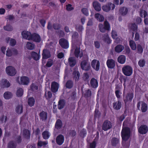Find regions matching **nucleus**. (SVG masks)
<instances>
[{
    "label": "nucleus",
    "mask_w": 148,
    "mask_h": 148,
    "mask_svg": "<svg viewBox=\"0 0 148 148\" xmlns=\"http://www.w3.org/2000/svg\"><path fill=\"white\" fill-rule=\"evenodd\" d=\"M130 128L125 127L123 128L121 132V136L122 140L126 141L128 140L130 136Z\"/></svg>",
    "instance_id": "f257e3e1"
},
{
    "label": "nucleus",
    "mask_w": 148,
    "mask_h": 148,
    "mask_svg": "<svg viewBox=\"0 0 148 148\" xmlns=\"http://www.w3.org/2000/svg\"><path fill=\"white\" fill-rule=\"evenodd\" d=\"M122 71L123 74L125 76H131L133 73V69L132 67L129 65L124 66L122 68Z\"/></svg>",
    "instance_id": "f03ea898"
},
{
    "label": "nucleus",
    "mask_w": 148,
    "mask_h": 148,
    "mask_svg": "<svg viewBox=\"0 0 148 148\" xmlns=\"http://www.w3.org/2000/svg\"><path fill=\"white\" fill-rule=\"evenodd\" d=\"M80 65L81 69L86 71L89 70L91 68L90 64L87 60H83L81 63Z\"/></svg>",
    "instance_id": "7ed1b4c3"
},
{
    "label": "nucleus",
    "mask_w": 148,
    "mask_h": 148,
    "mask_svg": "<svg viewBox=\"0 0 148 148\" xmlns=\"http://www.w3.org/2000/svg\"><path fill=\"white\" fill-rule=\"evenodd\" d=\"M104 26L102 24H99V30L101 32H104L106 30H109L110 26L108 22L106 21L104 22Z\"/></svg>",
    "instance_id": "20e7f679"
},
{
    "label": "nucleus",
    "mask_w": 148,
    "mask_h": 148,
    "mask_svg": "<svg viewBox=\"0 0 148 148\" xmlns=\"http://www.w3.org/2000/svg\"><path fill=\"white\" fill-rule=\"evenodd\" d=\"M115 8V5L114 4L111 3L103 5L102 7L103 10L106 12H108L111 9L112 10L114 9Z\"/></svg>",
    "instance_id": "39448f33"
},
{
    "label": "nucleus",
    "mask_w": 148,
    "mask_h": 148,
    "mask_svg": "<svg viewBox=\"0 0 148 148\" xmlns=\"http://www.w3.org/2000/svg\"><path fill=\"white\" fill-rule=\"evenodd\" d=\"M112 127L111 123L108 120H106L103 123L102 129L104 131H106L110 129Z\"/></svg>",
    "instance_id": "423d86ee"
},
{
    "label": "nucleus",
    "mask_w": 148,
    "mask_h": 148,
    "mask_svg": "<svg viewBox=\"0 0 148 148\" xmlns=\"http://www.w3.org/2000/svg\"><path fill=\"white\" fill-rule=\"evenodd\" d=\"M5 71L6 73L9 75L13 76L16 74L15 69L12 66H8L6 68Z\"/></svg>",
    "instance_id": "0eeeda50"
},
{
    "label": "nucleus",
    "mask_w": 148,
    "mask_h": 148,
    "mask_svg": "<svg viewBox=\"0 0 148 148\" xmlns=\"http://www.w3.org/2000/svg\"><path fill=\"white\" fill-rule=\"evenodd\" d=\"M138 131L140 134H145L148 131V127L146 125H141L138 128Z\"/></svg>",
    "instance_id": "6e6552de"
},
{
    "label": "nucleus",
    "mask_w": 148,
    "mask_h": 148,
    "mask_svg": "<svg viewBox=\"0 0 148 148\" xmlns=\"http://www.w3.org/2000/svg\"><path fill=\"white\" fill-rule=\"evenodd\" d=\"M92 67L96 71H98L100 68V62L99 61L94 59L91 62Z\"/></svg>",
    "instance_id": "1a4fd4ad"
},
{
    "label": "nucleus",
    "mask_w": 148,
    "mask_h": 148,
    "mask_svg": "<svg viewBox=\"0 0 148 148\" xmlns=\"http://www.w3.org/2000/svg\"><path fill=\"white\" fill-rule=\"evenodd\" d=\"M64 141V136L61 134H59L57 136L56 139L57 144L59 145H62Z\"/></svg>",
    "instance_id": "9d476101"
},
{
    "label": "nucleus",
    "mask_w": 148,
    "mask_h": 148,
    "mask_svg": "<svg viewBox=\"0 0 148 148\" xmlns=\"http://www.w3.org/2000/svg\"><path fill=\"white\" fill-rule=\"evenodd\" d=\"M20 81L18 82L19 84L27 85L29 82V78L26 76H23L21 77Z\"/></svg>",
    "instance_id": "9b49d317"
},
{
    "label": "nucleus",
    "mask_w": 148,
    "mask_h": 148,
    "mask_svg": "<svg viewBox=\"0 0 148 148\" xmlns=\"http://www.w3.org/2000/svg\"><path fill=\"white\" fill-rule=\"evenodd\" d=\"M60 45L63 48L67 49L69 47V45L68 41L64 38L61 39L59 41Z\"/></svg>",
    "instance_id": "f8f14e48"
},
{
    "label": "nucleus",
    "mask_w": 148,
    "mask_h": 148,
    "mask_svg": "<svg viewBox=\"0 0 148 148\" xmlns=\"http://www.w3.org/2000/svg\"><path fill=\"white\" fill-rule=\"evenodd\" d=\"M23 37L25 39L31 40L32 39V34L29 32L23 31L21 33Z\"/></svg>",
    "instance_id": "ddd939ff"
},
{
    "label": "nucleus",
    "mask_w": 148,
    "mask_h": 148,
    "mask_svg": "<svg viewBox=\"0 0 148 148\" xmlns=\"http://www.w3.org/2000/svg\"><path fill=\"white\" fill-rule=\"evenodd\" d=\"M17 53V50L14 48H8L6 51V55L9 57L11 56L12 55H16Z\"/></svg>",
    "instance_id": "4468645a"
},
{
    "label": "nucleus",
    "mask_w": 148,
    "mask_h": 148,
    "mask_svg": "<svg viewBox=\"0 0 148 148\" xmlns=\"http://www.w3.org/2000/svg\"><path fill=\"white\" fill-rule=\"evenodd\" d=\"M106 64L108 68L110 69L113 68L115 65V61L112 59H108L107 61Z\"/></svg>",
    "instance_id": "2eb2a0df"
},
{
    "label": "nucleus",
    "mask_w": 148,
    "mask_h": 148,
    "mask_svg": "<svg viewBox=\"0 0 148 148\" xmlns=\"http://www.w3.org/2000/svg\"><path fill=\"white\" fill-rule=\"evenodd\" d=\"M1 86L2 88H8L10 86V82L6 79H2L0 83Z\"/></svg>",
    "instance_id": "dca6fc26"
},
{
    "label": "nucleus",
    "mask_w": 148,
    "mask_h": 148,
    "mask_svg": "<svg viewBox=\"0 0 148 148\" xmlns=\"http://www.w3.org/2000/svg\"><path fill=\"white\" fill-rule=\"evenodd\" d=\"M39 116L40 120L42 121H45L47 119V114L46 112L42 111L40 113Z\"/></svg>",
    "instance_id": "f3484780"
},
{
    "label": "nucleus",
    "mask_w": 148,
    "mask_h": 148,
    "mask_svg": "<svg viewBox=\"0 0 148 148\" xmlns=\"http://www.w3.org/2000/svg\"><path fill=\"white\" fill-rule=\"evenodd\" d=\"M59 88V84L57 82H53L51 85V90L53 92H55L58 90Z\"/></svg>",
    "instance_id": "a211bd4d"
},
{
    "label": "nucleus",
    "mask_w": 148,
    "mask_h": 148,
    "mask_svg": "<svg viewBox=\"0 0 148 148\" xmlns=\"http://www.w3.org/2000/svg\"><path fill=\"white\" fill-rule=\"evenodd\" d=\"M62 126V123L61 120L60 119H57L55 125V128L57 130L61 129Z\"/></svg>",
    "instance_id": "6ab92c4d"
},
{
    "label": "nucleus",
    "mask_w": 148,
    "mask_h": 148,
    "mask_svg": "<svg viewBox=\"0 0 148 148\" xmlns=\"http://www.w3.org/2000/svg\"><path fill=\"white\" fill-rule=\"evenodd\" d=\"M42 55L43 59H47L50 57V52L48 50L44 49L43 51Z\"/></svg>",
    "instance_id": "aec40b11"
},
{
    "label": "nucleus",
    "mask_w": 148,
    "mask_h": 148,
    "mask_svg": "<svg viewBox=\"0 0 148 148\" xmlns=\"http://www.w3.org/2000/svg\"><path fill=\"white\" fill-rule=\"evenodd\" d=\"M31 40L36 42H39L41 40L40 37L38 34L34 33L32 34V39Z\"/></svg>",
    "instance_id": "412c9836"
},
{
    "label": "nucleus",
    "mask_w": 148,
    "mask_h": 148,
    "mask_svg": "<svg viewBox=\"0 0 148 148\" xmlns=\"http://www.w3.org/2000/svg\"><path fill=\"white\" fill-rule=\"evenodd\" d=\"M23 134L24 137L27 139L30 138V131L26 129H24L23 131Z\"/></svg>",
    "instance_id": "4be33fe9"
},
{
    "label": "nucleus",
    "mask_w": 148,
    "mask_h": 148,
    "mask_svg": "<svg viewBox=\"0 0 148 148\" xmlns=\"http://www.w3.org/2000/svg\"><path fill=\"white\" fill-rule=\"evenodd\" d=\"M74 54L75 57L77 58H78L79 56L80 58L82 57L83 54L82 52L81 53L79 47H76L75 51Z\"/></svg>",
    "instance_id": "5701e85b"
},
{
    "label": "nucleus",
    "mask_w": 148,
    "mask_h": 148,
    "mask_svg": "<svg viewBox=\"0 0 148 148\" xmlns=\"http://www.w3.org/2000/svg\"><path fill=\"white\" fill-rule=\"evenodd\" d=\"M111 143L113 146H118L119 143V139L117 138H112L111 140Z\"/></svg>",
    "instance_id": "b1692460"
},
{
    "label": "nucleus",
    "mask_w": 148,
    "mask_h": 148,
    "mask_svg": "<svg viewBox=\"0 0 148 148\" xmlns=\"http://www.w3.org/2000/svg\"><path fill=\"white\" fill-rule=\"evenodd\" d=\"M90 84L92 87L95 88L98 87V82L96 79L92 78L90 80Z\"/></svg>",
    "instance_id": "393cba45"
},
{
    "label": "nucleus",
    "mask_w": 148,
    "mask_h": 148,
    "mask_svg": "<svg viewBox=\"0 0 148 148\" xmlns=\"http://www.w3.org/2000/svg\"><path fill=\"white\" fill-rule=\"evenodd\" d=\"M75 70L73 72V75H74V77L75 80L77 81L80 77V73L77 70V67H75Z\"/></svg>",
    "instance_id": "a878e982"
},
{
    "label": "nucleus",
    "mask_w": 148,
    "mask_h": 148,
    "mask_svg": "<svg viewBox=\"0 0 148 148\" xmlns=\"http://www.w3.org/2000/svg\"><path fill=\"white\" fill-rule=\"evenodd\" d=\"M128 11V9L125 7L121 8L119 11V12L120 14L122 16H125L126 15Z\"/></svg>",
    "instance_id": "bb28decb"
},
{
    "label": "nucleus",
    "mask_w": 148,
    "mask_h": 148,
    "mask_svg": "<svg viewBox=\"0 0 148 148\" xmlns=\"http://www.w3.org/2000/svg\"><path fill=\"white\" fill-rule=\"evenodd\" d=\"M133 94L132 93H128L126 96L123 97L125 102L126 101H131L133 99Z\"/></svg>",
    "instance_id": "cd10ccee"
},
{
    "label": "nucleus",
    "mask_w": 148,
    "mask_h": 148,
    "mask_svg": "<svg viewBox=\"0 0 148 148\" xmlns=\"http://www.w3.org/2000/svg\"><path fill=\"white\" fill-rule=\"evenodd\" d=\"M15 111L18 114H21L23 111V107L22 105H18L15 108Z\"/></svg>",
    "instance_id": "c85d7f7f"
},
{
    "label": "nucleus",
    "mask_w": 148,
    "mask_h": 148,
    "mask_svg": "<svg viewBox=\"0 0 148 148\" xmlns=\"http://www.w3.org/2000/svg\"><path fill=\"white\" fill-rule=\"evenodd\" d=\"M68 62L70 66L71 67L74 66L76 64V60L74 57H71L68 59Z\"/></svg>",
    "instance_id": "c756f323"
},
{
    "label": "nucleus",
    "mask_w": 148,
    "mask_h": 148,
    "mask_svg": "<svg viewBox=\"0 0 148 148\" xmlns=\"http://www.w3.org/2000/svg\"><path fill=\"white\" fill-rule=\"evenodd\" d=\"M6 41L7 43L10 41V45L12 46H14L16 44V41L15 39L9 37L7 38L6 39Z\"/></svg>",
    "instance_id": "7c9ffc66"
},
{
    "label": "nucleus",
    "mask_w": 148,
    "mask_h": 148,
    "mask_svg": "<svg viewBox=\"0 0 148 148\" xmlns=\"http://www.w3.org/2000/svg\"><path fill=\"white\" fill-rule=\"evenodd\" d=\"M93 6L95 9L97 11H100L101 10L100 4L97 2L95 1L93 3Z\"/></svg>",
    "instance_id": "2f4dec72"
},
{
    "label": "nucleus",
    "mask_w": 148,
    "mask_h": 148,
    "mask_svg": "<svg viewBox=\"0 0 148 148\" xmlns=\"http://www.w3.org/2000/svg\"><path fill=\"white\" fill-rule=\"evenodd\" d=\"M124 49V47L123 46L119 45L116 46L115 48V51L117 53L121 52Z\"/></svg>",
    "instance_id": "473e14b6"
},
{
    "label": "nucleus",
    "mask_w": 148,
    "mask_h": 148,
    "mask_svg": "<svg viewBox=\"0 0 148 148\" xmlns=\"http://www.w3.org/2000/svg\"><path fill=\"white\" fill-rule=\"evenodd\" d=\"M125 60V57L124 55H121L119 56L118 58V62L121 64L124 63Z\"/></svg>",
    "instance_id": "72a5a7b5"
},
{
    "label": "nucleus",
    "mask_w": 148,
    "mask_h": 148,
    "mask_svg": "<svg viewBox=\"0 0 148 148\" xmlns=\"http://www.w3.org/2000/svg\"><path fill=\"white\" fill-rule=\"evenodd\" d=\"M113 104V107L115 110H119L121 108V102H114Z\"/></svg>",
    "instance_id": "f704fd0d"
},
{
    "label": "nucleus",
    "mask_w": 148,
    "mask_h": 148,
    "mask_svg": "<svg viewBox=\"0 0 148 148\" xmlns=\"http://www.w3.org/2000/svg\"><path fill=\"white\" fill-rule=\"evenodd\" d=\"M12 96V93L9 91L5 92L3 94V97L5 99H9L11 98Z\"/></svg>",
    "instance_id": "c9c22d12"
},
{
    "label": "nucleus",
    "mask_w": 148,
    "mask_h": 148,
    "mask_svg": "<svg viewBox=\"0 0 148 148\" xmlns=\"http://www.w3.org/2000/svg\"><path fill=\"white\" fill-rule=\"evenodd\" d=\"M95 17L97 20L101 22L104 21V18L103 16L99 13H97L95 14Z\"/></svg>",
    "instance_id": "e433bc0d"
},
{
    "label": "nucleus",
    "mask_w": 148,
    "mask_h": 148,
    "mask_svg": "<svg viewBox=\"0 0 148 148\" xmlns=\"http://www.w3.org/2000/svg\"><path fill=\"white\" fill-rule=\"evenodd\" d=\"M43 138L45 139H48L50 136L49 132L48 131H44L42 134Z\"/></svg>",
    "instance_id": "4c0bfd02"
},
{
    "label": "nucleus",
    "mask_w": 148,
    "mask_h": 148,
    "mask_svg": "<svg viewBox=\"0 0 148 148\" xmlns=\"http://www.w3.org/2000/svg\"><path fill=\"white\" fill-rule=\"evenodd\" d=\"M16 144L14 141L11 140L9 141L8 144V148H16Z\"/></svg>",
    "instance_id": "58836bf2"
},
{
    "label": "nucleus",
    "mask_w": 148,
    "mask_h": 148,
    "mask_svg": "<svg viewBox=\"0 0 148 148\" xmlns=\"http://www.w3.org/2000/svg\"><path fill=\"white\" fill-rule=\"evenodd\" d=\"M130 45L131 49L133 50L136 49V44L134 41L132 40H130L129 42Z\"/></svg>",
    "instance_id": "ea45409f"
},
{
    "label": "nucleus",
    "mask_w": 148,
    "mask_h": 148,
    "mask_svg": "<svg viewBox=\"0 0 148 148\" xmlns=\"http://www.w3.org/2000/svg\"><path fill=\"white\" fill-rule=\"evenodd\" d=\"M67 134L69 136L74 137L76 135V132L75 129L70 130L67 132Z\"/></svg>",
    "instance_id": "a19ab883"
},
{
    "label": "nucleus",
    "mask_w": 148,
    "mask_h": 148,
    "mask_svg": "<svg viewBox=\"0 0 148 148\" xmlns=\"http://www.w3.org/2000/svg\"><path fill=\"white\" fill-rule=\"evenodd\" d=\"M31 54L32 56L35 60H37L39 59L40 56L36 52H33Z\"/></svg>",
    "instance_id": "79ce46f5"
},
{
    "label": "nucleus",
    "mask_w": 148,
    "mask_h": 148,
    "mask_svg": "<svg viewBox=\"0 0 148 148\" xmlns=\"http://www.w3.org/2000/svg\"><path fill=\"white\" fill-rule=\"evenodd\" d=\"M101 115V113L99 112L98 109L96 108L95 111L94 119H99Z\"/></svg>",
    "instance_id": "37998d69"
},
{
    "label": "nucleus",
    "mask_w": 148,
    "mask_h": 148,
    "mask_svg": "<svg viewBox=\"0 0 148 148\" xmlns=\"http://www.w3.org/2000/svg\"><path fill=\"white\" fill-rule=\"evenodd\" d=\"M147 110V106L145 102H143L141 105V110L143 112H145Z\"/></svg>",
    "instance_id": "c03bdc74"
},
{
    "label": "nucleus",
    "mask_w": 148,
    "mask_h": 148,
    "mask_svg": "<svg viewBox=\"0 0 148 148\" xmlns=\"http://www.w3.org/2000/svg\"><path fill=\"white\" fill-rule=\"evenodd\" d=\"M73 82L71 80H68L66 84V87L70 89L71 88L73 87Z\"/></svg>",
    "instance_id": "a18cd8bd"
},
{
    "label": "nucleus",
    "mask_w": 148,
    "mask_h": 148,
    "mask_svg": "<svg viewBox=\"0 0 148 148\" xmlns=\"http://www.w3.org/2000/svg\"><path fill=\"white\" fill-rule=\"evenodd\" d=\"M26 46L27 49L30 50L33 49L34 48V45L29 42H27Z\"/></svg>",
    "instance_id": "49530a36"
},
{
    "label": "nucleus",
    "mask_w": 148,
    "mask_h": 148,
    "mask_svg": "<svg viewBox=\"0 0 148 148\" xmlns=\"http://www.w3.org/2000/svg\"><path fill=\"white\" fill-rule=\"evenodd\" d=\"M23 89L22 88H19L17 90L16 95L17 96L20 97L23 95Z\"/></svg>",
    "instance_id": "de8ad7c7"
},
{
    "label": "nucleus",
    "mask_w": 148,
    "mask_h": 148,
    "mask_svg": "<svg viewBox=\"0 0 148 148\" xmlns=\"http://www.w3.org/2000/svg\"><path fill=\"white\" fill-rule=\"evenodd\" d=\"M116 95L118 98H119L122 94L120 90L118 89V87H116V90L115 91Z\"/></svg>",
    "instance_id": "09e8293b"
},
{
    "label": "nucleus",
    "mask_w": 148,
    "mask_h": 148,
    "mask_svg": "<svg viewBox=\"0 0 148 148\" xmlns=\"http://www.w3.org/2000/svg\"><path fill=\"white\" fill-rule=\"evenodd\" d=\"M86 134L87 132L86 130L83 128L81 130L79 135L81 137L84 138L86 136Z\"/></svg>",
    "instance_id": "8fccbe9b"
},
{
    "label": "nucleus",
    "mask_w": 148,
    "mask_h": 148,
    "mask_svg": "<svg viewBox=\"0 0 148 148\" xmlns=\"http://www.w3.org/2000/svg\"><path fill=\"white\" fill-rule=\"evenodd\" d=\"M4 29L6 31H11L13 29L12 26L10 25H7L6 26L4 27Z\"/></svg>",
    "instance_id": "3c124183"
},
{
    "label": "nucleus",
    "mask_w": 148,
    "mask_h": 148,
    "mask_svg": "<svg viewBox=\"0 0 148 148\" xmlns=\"http://www.w3.org/2000/svg\"><path fill=\"white\" fill-rule=\"evenodd\" d=\"M103 37V39L107 43H110L111 42V41L107 34L104 35Z\"/></svg>",
    "instance_id": "603ef678"
},
{
    "label": "nucleus",
    "mask_w": 148,
    "mask_h": 148,
    "mask_svg": "<svg viewBox=\"0 0 148 148\" xmlns=\"http://www.w3.org/2000/svg\"><path fill=\"white\" fill-rule=\"evenodd\" d=\"M47 144L48 143L47 142L39 141L37 145L40 147H41L42 146L45 147Z\"/></svg>",
    "instance_id": "864d4df0"
},
{
    "label": "nucleus",
    "mask_w": 148,
    "mask_h": 148,
    "mask_svg": "<svg viewBox=\"0 0 148 148\" xmlns=\"http://www.w3.org/2000/svg\"><path fill=\"white\" fill-rule=\"evenodd\" d=\"M137 52L139 53H142L143 51V48L140 44H138L137 45Z\"/></svg>",
    "instance_id": "5fc2aeb1"
},
{
    "label": "nucleus",
    "mask_w": 148,
    "mask_h": 148,
    "mask_svg": "<svg viewBox=\"0 0 148 148\" xmlns=\"http://www.w3.org/2000/svg\"><path fill=\"white\" fill-rule=\"evenodd\" d=\"M82 78L84 81H88L89 76L88 73H84L82 75Z\"/></svg>",
    "instance_id": "6e6d98bb"
},
{
    "label": "nucleus",
    "mask_w": 148,
    "mask_h": 148,
    "mask_svg": "<svg viewBox=\"0 0 148 148\" xmlns=\"http://www.w3.org/2000/svg\"><path fill=\"white\" fill-rule=\"evenodd\" d=\"M140 15L141 17L145 18L147 15V12L143 10H141L140 11Z\"/></svg>",
    "instance_id": "4d7b16f0"
},
{
    "label": "nucleus",
    "mask_w": 148,
    "mask_h": 148,
    "mask_svg": "<svg viewBox=\"0 0 148 148\" xmlns=\"http://www.w3.org/2000/svg\"><path fill=\"white\" fill-rule=\"evenodd\" d=\"M145 62L144 60H141L139 61L138 64L140 67H143L145 64Z\"/></svg>",
    "instance_id": "13d9d810"
},
{
    "label": "nucleus",
    "mask_w": 148,
    "mask_h": 148,
    "mask_svg": "<svg viewBox=\"0 0 148 148\" xmlns=\"http://www.w3.org/2000/svg\"><path fill=\"white\" fill-rule=\"evenodd\" d=\"M130 28L133 31H134L136 30L137 26L135 23H132L130 25Z\"/></svg>",
    "instance_id": "bf43d9fd"
},
{
    "label": "nucleus",
    "mask_w": 148,
    "mask_h": 148,
    "mask_svg": "<svg viewBox=\"0 0 148 148\" xmlns=\"http://www.w3.org/2000/svg\"><path fill=\"white\" fill-rule=\"evenodd\" d=\"M7 119V116H5L4 114L2 115L0 118V121L2 122L4 121L5 123H6Z\"/></svg>",
    "instance_id": "052dcab7"
},
{
    "label": "nucleus",
    "mask_w": 148,
    "mask_h": 148,
    "mask_svg": "<svg viewBox=\"0 0 148 148\" xmlns=\"http://www.w3.org/2000/svg\"><path fill=\"white\" fill-rule=\"evenodd\" d=\"M96 143L95 140L90 144V148H96Z\"/></svg>",
    "instance_id": "680f3d73"
},
{
    "label": "nucleus",
    "mask_w": 148,
    "mask_h": 148,
    "mask_svg": "<svg viewBox=\"0 0 148 148\" xmlns=\"http://www.w3.org/2000/svg\"><path fill=\"white\" fill-rule=\"evenodd\" d=\"M58 108L59 110L63 108L66 102H58Z\"/></svg>",
    "instance_id": "e2e57ef3"
},
{
    "label": "nucleus",
    "mask_w": 148,
    "mask_h": 148,
    "mask_svg": "<svg viewBox=\"0 0 148 148\" xmlns=\"http://www.w3.org/2000/svg\"><path fill=\"white\" fill-rule=\"evenodd\" d=\"M38 88V86L34 84H32L31 86V89L34 91H36Z\"/></svg>",
    "instance_id": "0e129e2a"
},
{
    "label": "nucleus",
    "mask_w": 148,
    "mask_h": 148,
    "mask_svg": "<svg viewBox=\"0 0 148 148\" xmlns=\"http://www.w3.org/2000/svg\"><path fill=\"white\" fill-rule=\"evenodd\" d=\"M45 96L46 97L47 99L48 98L49 99L51 98L52 96V94L51 92L50 91H49L48 92L47 94L46 93V92H45Z\"/></svg>",
    "instance_id": "69168bd1"
},
{
    "label": "nucleus",
    "mask_w": 148,
    "mask_h": 148,
    "mask_svg": "<svg viewBox=\"0 0 148 148\" xmlns=\"http://www.w3.org/2000/svg\"><path fill=\"white\" fill-rule=\"evenodd\" d=\"M53 64V61L51 60H49L46 66L48 67H50Z\"/></svg>",
    "instance_id": "338daca9"
},
{
    "label": "nucleus",
    "mask_w": 148,
    "mask_h": 148,
    "mask_svg": "<svg viewBox=\"0 0 148 148\" xmlns=\"http://www.w3.org/2000/svg\"><path fill=\"white\" fill-rule=\"evenodd\" d=\"M112 36L113 38H116L117 37L116 32L115 31L112 30Z\"/></svg>",
    "instance_id": "774afa93"
}]
</instances>
